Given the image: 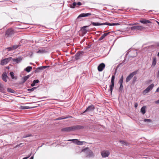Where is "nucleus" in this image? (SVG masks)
I'll list each match as a JSON object with an SVG mask.
<instances>
[{
  "instance_id": "obj_1",
  "label": "nucleus",
  "mask_w": 159,
  "mask_h": 159,
  "mask_svg": "<svg viewBox=\"0 0 159 159\" xmlns=\"http://www.w3.org/2000/svg\"><path fill=\"white\" fill-rule=\"evenodd\" d=\"M81 152H83L85 153L86 156L87 157L90 158L94 156L93 152L88 147L82 149Z\"/></svg>"
},
{
  "instance_id": "obj_2",
  "label": "nucleus",
  "mask_w": 159,
  "mask_h": 159,
  "mask_svg": "<svg viewBox=\"0 0 159 159\" xmlns=\"http://www.w3.org/2000/svg\"><path fill=\"white\" fill-rule=\"evenodd\" d=\"M15 33V30L13 29L12 28H9L6 30L5 32V36L7 38L11 37Z\"/></svg>"
},
{
  "instance_id": "obj_3",
  "label": "nucleus",
  "mask_w": 159,
  "mask_h": 159,
  "mask_svg": "<svg viewBox=\"0 0 159 159\" xmlns=\"http://www.w3.org/2000/svg\"><path fill=\"white\" fill-rule=\"evenodd\" d=\"M138 72V70H137L130 73L126 78L125 80L126 82L127 83L128 82L134 75H135L137 74Z\"/></svg>"
},
{
  "instance_id": "obj_4",
  "label": "nucleus",
  "mask_w": 159,
  "mask_h": 159,
  "mask_svg": "<svg viewBox=\"0 0 159 159\" xmlns=\"http://www.w3.org/2000/svg\"><path fill=\"white\" fill-rule=\"evenodd\" d=\"M116 70L115 71V73L114 75H112L111 78V84L110 86V89H109V91L111 93H112L113 90V88L114 87V80L115 78V75L116 73Z\"/></svg>"
},
{
  "instance_id": "obj_5",
  "label": "nucleus",
  "mask_w": 159,
  "mask_h": 159,
  "mask_svg": "<svg viewBox=\"0 0 159 159\" xmlns=\"http://www.w3.org/2000/svg\"><path fill=\"white\" fill-rule=\"evenodd\" d=\"M68 128L70 132L82 129L83 128V127L80 125H77L69 127Z\"/></svg>"
},
{
  "instance_id": "obj_6",
  "label": "nucleus",
  "mask_w": 159,
  "mask_h": 159,
  "mask_svg": "<svg viewBox=\"0 0 159 159\" xmlns=\"http://www.w3.org/2000/svg\"><path fill=\"white\" fill-rule=\"evenodd\" d=\"M144 28L143 27L139 25L134 26L130 27L131 30H141L143 29Z\"/></svg>"
},
{
  "instance_id": "obj_7",
  "label": "nucleus",
  "mask_w": 159,
  "mask_h": 159,
  "mask_svg": "<svg viewBox=\"0 0 159 159\" xmlns=\"http://www.w3.org/2000/svg\"><path fill=\"white\" fill-rule=\"evenodd\" d=\"M154 87V84H152L148 86L143 92V93H146L152 90Z\"/></svg>"
},
{
  "instance_id": "obj_8",
  "label": "nucleus",
  "mask_w": 159,
  "mask_h": 159,
  "mask_svg": "<svg viewBox=\"0 0 159 159\" xmlns=\"http://www.w3.org/2000/svg\"><path fill=\"white\" fill-rule=\"evenodd\" d=\"M110 153L109 151L104 150L101 152V155L103 157H108L110 155Z\"/></svg>"
},
{
  "instance_id": "obj_9",
  "label": "nucleus",
  "mask_w": 159,
  "mask_h": 159,
  "mask_svg": "<svg viewBox=\"0 0 159 159\" xmlns=\"http://www.w3.org/2000/svg\"><path fill=\"white\" fill-rule=\"evenodd\" d=\"M129 57H134L137 55V52L136 50H133L129 52Z\"/></svg>"
},
{
  "instance_id": "obj_10",
  "label": "nucleus",
  "mask_w": 159,
  "mask_h": 159,
  "mask_svg": "<svg viewBox=\"0 0 159 159\" xmlns=\"http://www.w3.org/2000/svg\"><path fill=\"white\" fill-rule=\"evenodd\" d=\"M89 26H84L81 28V30L83 34H85L87 32H89L90 31L89 30L86 29Z\"/></svg>"
},
{
  "instance_id": "obj_11",
  "label": "nucleus",
  "mask_w": 159,
  "mask_h": 159,
  "mask_svg": "<svg viewBox=\"0 0 159 159\" xmlns=\"http://www.w3.org/2000/svg\"><path fill=\"white\" fill-rule=\"evenodd\" d=\"M83 52H77L75 55V59L78 60L80 59L83 55Z\"/></svg>"
},
{
  "instance_id": "obj_12",
  "label": "nucleus",
  "mask_w": 159,
  "mask_h": 159,
  "mask_svg": "<svg viewBox=\"0 0 159 159\" xmlns=\"http://www.w3.org/2000/svg\"><path fill=\"white\" fill-rule=\"evenodd\" d=\"M91 15V13H82L80 14L77 17V18L79 19L80 17H87Z\"/></svg>"
},
{
  "instance_id": "obj_13",
  "label": "nucleus",
  "mask_w": 159,
  "mask_h": 159,
  "mask_svg": "<svg viewBox=\"0 0 159 159\" xmlns=\"http://www.w3.org/2000/svg\"><path fill=\"white\" fill-rule=\"evenodd\" d=\"M105 64L103 63L100 64L98 66V70L99 71H102L105 67Z\"/></svg>"
},
{
  "instance_id": "obj_14",
  "label": "nucleus",
  "mask_w": 159,
  "mask_h": 159,
  "mask_svg": "<svg viewBox=\"0 0 159 159\" xmlns=\"http://www.w3.org/2000/svg\"><path fill=\"white\" fill-rule=\"evenodd\" d=\"M95 109L94 106L93 105H91L89 106L86 109V110L83 112L84 113L87 111H91Z\"/></svg>"
},
{
  "instance_id": "obj_15",
  "label": "nucleus",
  "mask_w": 159,
  "mask_h": 159,
  "mask_svg": "<svg viewBox=\"0 0 159 159\" xmlns=\"http://www.w3.org/2000/svg\"><path fill=\"white\" fill-rule=\"evenodd\" d=\"M22 60L21 57H19L16 58H13L12 61L15 62L16 63H20Z\"/></svg>"
},
{
  "instance_id": "obj_16",
  "label": "nucleus",
  "mask_w": 159,
  "mask_h": 159,
  "mask_svg": "<svg viewBox=\"0 0 159 159\" xmlns=\"http://www.w3.org/2000/svg\"><path fill=\"white\" fill-rule=\"evenodd\" d=\"M91 25H92L93 26H97L99 25H106V22L104 23H100L99 22H92Z\"/></svg>"
},
{
  "instance_id": "obj_17",
  "label": "nucleus",
  "mask_w": 159,
  "mask_h": 159,
  "mask_svg": "<svg viewBox=\"0 0 159 159\" xmlns=\"http://www.w3.org/2000/svg\"><path fill=\"white\" fill-rule=\"evenodd\" d=\"M139 22L144 24H147V23H151V22L148 20L143 19L140 20H139Z\"/></svg>"
},
{
  "instance_id": "obj_18",
  "label": "nucleus",
  "mask_w": 159,
  "mask_h": 159,
  "mask_svg": "<svg viewBox=\"0 0 159 159\" xmlns=\"http://www.w3.org/2000/svg\"><path fill=\"white\" fill-rule=\"evenodd\" d=\"M7 77H8L6 72H4L2 75V80L5 82H6L7 81Z\"/></svg>"
},
{
  "instance_id": "obj_19",
  "label": "nucleus",
  "mask_w": 159,
  "mask_h": 159,
  "mask_svg": "<svg viewBox=\"0 0 159 159\" xmlns=\"http://www.w3.org/2000/svg\"><path fill=\"white\" fill-rule=\"evenodd\" d=\"M109 33H110V32L104 33L99 39L98 40L99 41H101V40H102L106 36L108 35L109 34Z\"/></svg>"
},
{
  "instance_id": "obj_20",
  "label": "nucleus",
  "mask_w": 159,
  "mask_h": 159,
  "mask_svg": "<svg viewBox=\"0 0 159 159\" xmlns=\"http://www.w3.org/2000/svg\"><path fill=\"white\" fill-rule=\"evenodd\" d=\"M157 63V59L156 57H154L153 58V61L151 65V67H154Z\"/></svg>"
},
{
  "instance_id": "obj_21",
  "label": "nucleus",
  "mask_w": 159,
  "mask_h": 159,
  "mask_svg": "<svg viewBox=\"0 0 159 159\" xmlns=\"http://www.w3.org/2000/svg\"><path fill=\"white\" fill-rule=\"evenodd\" d=\"M5 89L3 85L0 83V92L3 93Z\"/></svg>"
},
{
  "instance_id": "obj_22",
  "label": "nucleus",
  "mask_w": 159,
  "mask_h": 159,
  "mask_svg": "<svg viewBox=\"0 0 159 159\" xmlns=\"http://www.w3.org/2000/svg\"><path fill=\"white\" fill-rule=\"evenodd\" d=\"M120 25L119 23H110L108 22H106V25H108L110 26H112V25Z\"/></svg>"
},
{
  "instance_id": "obj_23",
  "label": "nucleus",
  "mask_w": 159,
  "mask_h": 159,
  "mask_svg": "<svg viewBox=\"0 0 159 159\" xmlns=\"http://www.w3.org/2000/svg\"><path fill=\"white\" fill-rule=\"evenodd\" d=\"M47 52V51H46L43 48H42L40 49L39 50V51L37 52L38 53H46Z\"/></svg>"
},
{
  "instance_id": "obj_24",
  "label": "nucleus",
  "mask_w": 159,
  "mask_h": 159,
  "mask_svg": "<svg viewBox=\"0 0 159 159\" xmlns=\"http://www.w3.org/2000/svg\"><path fill=\"white\" fill-rule=\"evenodd\" d=\"M39 81L38 80H34L33 82V83L31 84V86L32 87H33L34 86L36 83H38L39 82Z\"/></svg>"
},
{
  "instance_id": "obj_25",
  "label": "nucleus",
  "mask_w": 159,
  "mask_h": 159,
  "mask_svg": "<svg viewBox=\"0 0 159 159\" xmlns=\"http://www.w3.org/2000/svg\"><path fill=\"white\" fill-rule=\"evenodd\" d=\"M32 67L31 66H29L25 69V70L28 72H30L32 69Z\"/></svg>"
},
{
  "instance_id": "obj_26",
  "label": "nucleus",
  "mask_w": 159,
  "mask_h": 159,
  "mask_svg": "<svg viewBox=\"0 0 159 159\" xmlns=\"http://www.w3.org/2000/svg\"><path fill=\"white\" fill-rule=\"evenodd\" d=\"M7 63L6 60H5V59H4L1 61L0 64L2 66H3Z\"/></svg>"
},
{
  "instance_id": "obj_27",
  "label": "nucleus",
  "mask_w": 159,
  "mask_h": 159,
  "mask_svg": "<svg viewBox=\"0 0 159 159\" xmlns=\"http://www.w3.org/2000/svg\"><path fill=\"white\" fill-rule=\"evenodd\" d=\"M146 107L143 106L141 109V112L143 114H144L146 112Z\"/></svg>"
},
{
  "instance_id": "obj_28",
  "label": "nucleus",
  "mask_w": 159,
  "mask_h": 159,
  "mask_svg": "<svg viewBox=\"0 0 159 159\" xmlns=\"http://www.w3.org/2000/svg\"><path fill=\"white\" fill-rule=\"evenodd\" d=\"M20 108L21 109H25L31 108L29 106L23 105L20 106Z\"/></svg>"
},
{
  "instance_id": "obj_29",
  "label": "nucleus",
  "mask_w": 159,
  "mask_h": 159,
  "mask_svg": "<svg viewBox=\"0 0 159 159\" xmlns=\"http://www.w3.org/2000/svg\"><path fill=\"white\" fill-rule=\"evenodd\" d=\"M72 116H67L66 117H59V118H57L56 120H62V119H67V118H72Z\"/></svg>"
},
{
  "instance_id": "obj_30",
  "label": "nucleus",
  "mask_w": 159,
  "mask_h": 159,
  "mask_svg": "<svg viewBox=\"0 0 159 159\" xmlns=\"http://www.w3.org/2000/svg\"><path fill=\"white\" fill-rule=\"evenodd\" d=\"M41 102V101L37 102H36L39 103V104L35 105L33 107H30L31 108L36 107L38 106H41L42 105V103H40Z\"/></svg>"
},
{
  "instance_id": "obj_31",
  "label": "nucleus",
  "mask_w": 159,
  "mask_h": 159,
  "mask_svg": "<svg viewBox=\"0 0 159 159\" xmlns=\"http://www.w3.org/2000/svg\"><path fill=\"white\" fill-rule=\"evenodd\" d=\"M42 70L41 69V67L40 66L36 68V69L34 70V72L35 73H38Z\"/></svg>"
},
{
  "instance_id": "obj_32",
  "label": "nucleus",
  "mask_w": 159,
  "mask_h": 159,
  "mask_svg": "<svg viewBox=\"0 0 159 159\" xmlns=\"http://www.w3.org/2000/svg\"><path fill=\"white\" fill-rule=\"evenodd\" d=\"M76 3L75 2H74L72 4H70V7L71 8H74L75 7L76 5Z\"/></svg>"
},
{
  "instance_id": "obj_33",
  "label": "nucleus",
  "mask_w": 159,
  "mask_h": 159,
  "mask_svg": "<svg viewBox=\"0 0 159 159\" xmlns=\"http://www.w3.org/2000/svg\"><path fill=\"white\" fill-rule=\"evenodd\" d=\"M61 130L62 131L69 132L68 127L62 128L61 129Z\"/></svg>"
},
{
  "instance_id": "obj_34",
  "label": "nucleus",
  "mask_w": 159,
  "mask_h": 159,
  "mask_svg": "<svg viewBox=\"0 0 159 159\" xmlns=\"http://www.w3.org/2000/svg\"><path fill=\"white\" fill-rule=\"evenodd\" d=\"M10 76L11 78L13 79H16V78H15L14 76V73L12 72H10Z\"/></svg>"
},
{
  "instance_id": "obj_35",
  "label": "nucleus",
  "mask_w": 159,
  "mask_h": 159,
  "mask_svg": "<svg viewBox=\"0 0 159 159\" xmlns=\"http://www.w3.org/2000/svg\"><path fill=\"white\" fill-rule=\"evenodd\" d=\"M76 141L77 142V145H82L83 144V143L85 142L84 141H80L76 139Z\"/></svg>"
},
{
  "instance_id": "obj_36",
  "label": "nucleus",
  "mask_w": 159,
  "mask_h": 159,
  "mask_svg": "<svg viewBox=\"0 0 159 159\" xmlns=\"http://www.w3.org/2000/svg\"><path fill=\"white\" fill-rule=\"evenodd\" d=\"M123 76L122 75L120 77L119 81V83L120 84H122L123 80Z\"/></svg>"
},
{
  "instance_id": "obj_37",
  "label": "nucleus",
  "mask_w": 159,
  "mask_h": 159,
  "mask_svg": "<svg viewBox=\"0 0 159 159\" xmlns=\"http://www.w3.org/2000/svg\"><path fill=\"white\" fill-rule=\"evenodd\" d=\"M5 60H6L7 63H8L9 61H11V60L12 61L13 58L11 57H9L5 59Z\"/></svg>"
},
{
  "instance_id": "obj_38",
  "label": "nucleus",
  "mask_w": 159,
  "mask_h": 159,
  "mask_svg": "<svg viewBox=\"0 0 159 159\" xmlns=\"http://www.w3.org/2000/svg\"><path fill=\"white\" fill-rule=\"evenodd\" d=\"M120 85L119 88V90L120 92H122L123 90V87L122 85V84H120Z\"/></svg>"
},
{
  "instance_id": "obj_39",
  "label": "nucleus",
  "mask_w": 159,
  "mask_h": 159,
  "mask_svg": "<svg viewBox=\"0 0 159 159\" xmlns=\"http://www.w3.org/2000/svg\"><path fill=\"white\" fill-rule=\"evenodd\" d=\"M7 90L8 92L11 93H14L15 92V91L13 89H12L11 88L7 89Z\"/></svg>"
},
{
  "instance_id": "obj_40",
  "label": "nucleus",
  "mask_w": 159,
  "mask_h": 159,
  "mask_svg": "<svg viewBox=\"0 0 159 159\" xmlns=\"http://www.w3.org/2000/svg\"><path fill=\"white\" fill-rule=\"evenodd\" d=\"M22 79L23 80L22 82L23 83H25L28 79L25 76L23 77Z\"/></svg>"
},
{
  "instance_id": "obj_41",
  "label": "nucleus",
  "mask_w": 159,
  "mask_h": 159,
  "mask_svg": "<svg viewBox=\"0 0 159 159\" xmlns=\"http://www.w3.org/2000/svg\"><path fill=\"white\" fill-rule=\"evenodd\" d=\"M144 121L145 122H150L152 121V120L149 119H145L144 120Z\"/></svg>"
},
{
  "instance_id": "obj_42",
  "label": "nucleus",
  "mask_w": 159,
  "mask_h": 159,
  "mask_svg": "<svg viewBox=\"0 0 159 159\" xmlns=\"http://www.w3.org/2000/svg\"><path fill=\"white\" fill-rule=\"evenodd\" d=\"M120 143L121 144L124 145H127L126 142L124 140H120Z\"/></svg>"
},
{
  "instance_id": "obj_43",
  "label": "nucleus",
  "mask_w": 159,
  "mask_h": 159,
  "mask_svg": "<svg viewBox=\"0 0 159 159\" xmlns=\"http://www.w3.org/2000/svg\"><path fill=\"white\" fill-rule=\"evenodd\" d=\"M137 79V77L136 76H134L133 78V80L132 82L133 83H134L136 81Z\"/></svg>"
},
{
  "instance_id": "obj_44",
  "label": "nucleus",
  "mask_w": 159,
  "mask_h": 159,
  "mask_svg": "<svg viewBox=\"0 0 159 159\" xmlns=\"http://www.w3.org/2000/svg\"><path fill=\"white\" fill-rule=\"evenodd\" d=\"M19 46L17 45H14L13 46H12L13 48V50L16 49L19 47Z\"/></svg>"
},
{
  "instance_id": "obj_45",
  "label": "nucleus",
  "mask_w": 159,
  "mask_h": 159,
  "mask_svg": "<svg viewBox=\"0 0 159 159\" xmlns=\"http://www.w3.org/2000/svg\"><path fill=\"white\" fill-rule=\"evenodd\" d=\"M7 49H8V51H10L11 50H13V48L12 46L11 47H8L7 48Z\"/></svg>"
},
{
  "instance_id": "obj_46",
  "label": "nucleus",
  "mask_w": 159,
  "mask_h": 159,
  "mask_svg": "<svg viewBox=\"0 0 159 159\" xmlns=\"http://www.w3.org/2000/svg\"><path fill=\"white\" fill-rule=\"evenodd\" d=\"M37 88V87H33L32 88L30 89H28V91H30L31 92L33 91L34 89H36Z\"/></svg>"
},
{
  "instance_id": "obj_47",
  "label": "nucleus",
  "mask_w": 159,
  "mask_h": 159,
  "mask_svg": "<svg viewBox=\"0 0 159 159\" xmlns=\"http://www.w3.org/2000/svg\"><path fill=\"white\" fill-rule=\"evenodd\" d=\"M31 136V134H27L25 136H24L23 137V138H26V137H30Z\"/></svg>"
},
{
  "instance_id": "obj_48",
  "label": "nucleus",
  "mask_w": 159,
  "mask_h": 159,
  "mask_svg": "<svg viewBox=\"0 0 159 159\" xmlns=\"http://www.w3.org/2000/svg\"><path fill=\"white\" fill-rule=\"evenodd\" d=\"M48 66H41V67L42 70H43L44 69H45V68H47Z\"/></svg>"
},
{
  "instance_id": "obj_49",
  "label": "nucleus",
  "mask_w": 159,
  "mask_h": 159,
  "mask_svg": "<svg viewBox=\"0 0 159 159\" xmlns=\"http://www.w3.org/2000/svg\"><path fill=\"white\" fill-rule=\"evenodd\" d=\"M76 4L79 6H81L82 5V4L80 2H78L76 3Z\"/></svg>"
},
{
  "instance_id": "obj_50",
  "label": "nucleus",
  "mask_w": 159,
  "mask_h": 159,
  "mask_svg": "<svg viewBox=\"0 0 159 159\" xmlns=\"http://www.w3.org/2000/svg\"><path fill=\"white\" fill-rule=\"evenodd\" d=\"M76 139H69V140H68V141H69L73 142L74 141H76Z\"/></svg>"
},
{
  "instance_id": "obj_51",
  "label": "nucleus",
  "mask_w": 159,
  "mask_h": 159,
  "mask_svg": "<svg viewBox=\"0 0 159 159\" xmlns=\"http://www.w3.org/2000/svg\"><path fill=\"white\" fill-rule=\"evenodd\" d=\"M159 92V87L157 88L156 90V92Z\"/></svg>"
},
{
  "instance_id": "obj_52",
  "label": "nucleus",
  "mask_w": 159,
  "mask_h": 159,
  "mask_svg": "<svg viewBox=\"0 0 159 159\" xmlns=\"http://www.w3.org/2000/svg\"><path fill=\"white\" fill-rule=\"evenodd\" d=\"M155 103L156 104H158V103H159V100H157V101H156L155 102Z\"/></svg>"
},
{
  "instance_id": "obj_53",
  "label": "nucleus",
  "mask_w": 159,
  "mask_h": 159,
  "mask_svg": "<svg viewBox=\"0 0 159 159\" xmlns=\"http://www.w3.org/2000/svg\"><path fill=\"white\" fill-rule=\"evenodd\" d=\"M138 107V104L137 103H135L134 104V107Z\"/></svg>"
},
{
  "instance_id": "obj_54",
  "label": "nucleus",
  "mask_w": 159,
  "mask_h": 159,
  "mask_svg": "<svg viewBox=\"0 0 159 159\" xmlns=\"http://www.w3.org/2000/svg\"><path fill=\"white\" fill-rule=\"evenodd\" d=\"M26 76V77L27 78V79H28L30 77V75H27V76Z\"/></svg>"
},
{
  "instance_id": "obj_55",
  "label": "nucleus",
  "mask_w": 159,
  "mask_h": 159,
  "mask_svg": "<svg viewBox=\"0 0 159 159\" xmlns=\"http://www.w3.org/2000/svg\"><path fill=\"white\" fill-rule=\"evenodd\" d=\"M156 45L157 46L159 47V42H158L156 43Z\"/></svg>"
},
{
  "instance_id": "obj_56",
  "label": "nucleus",
  "mask_w": 159,
  "mask_h": 159,
  "mask_svg": "<svg viewBox=\"0 0 159 159\" xmlns=\"http://www.w3.org/2000/svg\"><path fill=\"white\" fill-rule=\"evenodd\" d=\"M73 142H74V143H76L77 144V141H73Z\"/></svg>"
},
{
  "instance_id": "obj_57",
  "label": "nucleus",
  "mask_w": 159,
  "mask_h": 159,
  "mask_svg": "<svg viewBox=\"0 0 159 159\" xmlns=\"http://www.w3.org/2000/svg\"><path fill=\"white\" fill-rule=\"evenodd\" d=\"M30 156H29L28 157H24L23 159H27Z\"/></svg>"
},
{
  "instance_id": "obj_58",
  "label": "nucleus",
  "mask_w": 159,
  "mask_h": 159,
  "mask_svg": "<svg viewBox=\"0 0 159 159\" xmlns=\"http://www.w3.org/2000/svg\"><path fill=\"white\" fill-rule=\"evenodd\" d=\"M33 157H32L30 159H33Z\"/></svg>"
},
{
  "instance_id": "obj_59",
  "label": "nucleus",
  "mask_w": 159,
  "mask_h": 159,
  "mask_svg": "<svg viewBox=\"0 0 159 159\" xmlns=\"http://www.w3.org/2000/svg\"><path fill=\"white\" fill-rule=\"evenodd\" d=\"M157 56L158 57H159V52H158V53L157 54Z\"/></svg>"
},
{
  "instance_id": "obj_60",
  "label": "nucleus",
  "mask_w": 159,
  "mask_h": 159,
  "mask_svg": "<svg viewBox=\"0 0 159 159\" xmlns=\"http://www.w3.org/2000/svg\"><path fill=\"white\" fill-rule=\"evenodd\" d=\"M134 10H139L138 9H134Z\"/></svg>"
},
{
  "instance_id": "obj_61",
  "label": "nucleus",
  "mask_w": 159,
  "mask_h": 159,
  "mask_svg": "<svg viewBox=\"0 0 159 159\" xmlns=\"http://www.w3.org/2000/svg\"><path fill=\"white\" fill-rule=\"evenodd\" d=\"M151 81H152V80H150L149 81V82H151Z\"/></svg>"
},
{
  "instance_id": "obj_62",
  "label": "nucleus",
  "mask_w": 159,
  "mask_h": 159,
  "mask_svg": "<svg viewBox=\"0 0 159 159\" xmlns=\"http://www.w3.org/2000/svg\"><path fill=\"white\" fill-rule=\"evenodd\" d=\"M43 98H46V97H43Z\"/></svg>"
},
{
  "instance_id": "obj_63",
  "label": "nucleus",
  "mask_w": 159,
  "mask_h": 159,
  "mask_svg": "<svg viewBox=\"0 0 159 159\" xmlns=\"http://www.w3.org/2000/svg\"><path fill=\"white\" fill-rule=\"evenodd\" d=\"M0 159H2V158L1 157H0Z\"/></svg>"
}]
</instances>
